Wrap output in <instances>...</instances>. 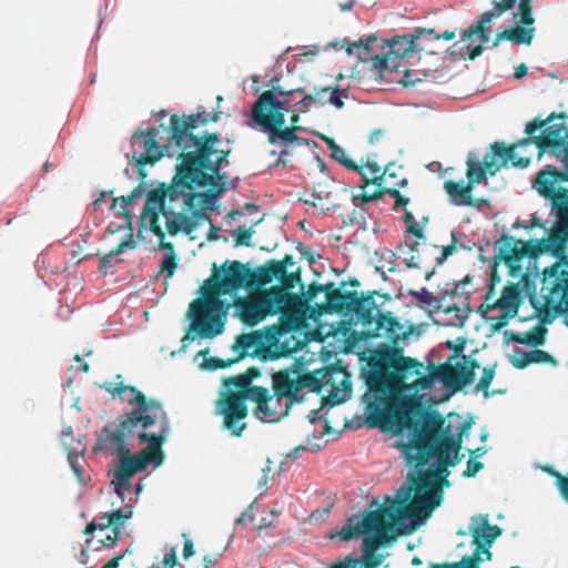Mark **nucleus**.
Masks as SVG:
<instances>
[{
    "instance_id": "obj_1",
    "label": "nucleus",
    "mask_w": 568,
    "mask_h": 568,
    "mask_svg": "<svg viewBox=\"0 0 568 568\" xmlns=\"http://www.w3.org/2000/svg\"><path fill=\"white\" fill-rule=\"evenodd\" d=\"M374 325L372 338L385 337L389 344L372 351L368 368L363 371L366 396L373 399L367 405L368 420L372 426L399 433L422 414L423 404L416 395L432 388L433 377L423 372L424 366L417 359L403 355L399 343L409 338L413 324L406 326L388 312Z\"/></svg>"
},
{
    "instance_id": "obj_2",
    "label": "nucleus",
    "mask_w": 568,
    "mask_h": 568,
    "mask_svg": "<svg viewBox=\"0 0 568 568\" xmlns=\"http://www.w3.org/2000/svg\"><path fill=\"white\" fill-rule=\"evenodd\" d=\"M457 413L448 414L446 418L437 410H426L413 419V428L407 443L402 444L403 453L409 465L425 466L433 457L435 468L420 473L413 479L415 497L408 503L412 488H408L403 499L397 503L395 511L403 519H412L417 526L426 519L442 501L439 483L449 475L448 467L460 463L458 453L463 437L468 435L473 420L460 422ZM400 434V432L398 433Z\"/></svg>"
},
{
    "instance_id": "obj_3",
    "label": "nucleus",
    "mask_w": 568,
    "mask_h": 568,
    "mask_svg": "<svg viewBox=\"0 0 568 568\" xmlns=\"http://www.w3.org/2000/svg\"><path fill=\"white\" fill-rule=\"evenodd\" d=\"M183 129L185 126L174 118L173 126L169 123V125L160 124L146 130H136L130 139V161L142 179L146 178L145 166L154 165L164 156L174 158L179 161L171 184L161 183L159 187L151 190L141 213V223H149L150 231L161 242L165 237L159 222L161 214L165 219V227L171 235L180 232L181 224L179 220H186L181 214L176 215L171 205L165 204V196H170L172 200L176 194L183 193L185 189L207 186L199 171L183 172L184 154L186 153L181 142ZM194 168L196 166L194 165Z\"/></svg>"
},
{
    "instance_id": "obj_4",
    "label": "nucleus",
    "mask_w": 568,
    "mask_h": 568,
    "mask_svg": "<svg viewBox=\"0 0 568 568\" xmlns=\"http://www.w3.org/2000/svg\"><path fill=\"white\" fill-rule=\"evenodd\" d=\"M248 287V267L240 261H225L202 286V298L191 304L192 328L200 336L212 338L224 331V321L231 304L220 298L223 294Z\"/></svg>"
},
{
    "instance_id": "obj_5",
    "label": "nucleus",
    "mask_w": 568,
    "mask_h": 568,
    "mask_svg": "<svg viewBox=\"0 0 568 568\" xmlns=\"http://www.w3.org/2000/svg\"><path fill=\"white\" fill-rule=\"evenodd\" d=\"M303 93L302 88L285 91L281 87L262 92L251 108L250 126H258L267 133L270 144L281 146L277 164L286 163L290 145L301 144L304 139L297 136V132L304 128L300 124L301 111L291 110L288 97L295 93Z\"/></svg>"
},
{
    "instance_id": "obj_6",
    "label": "nucleus",
    "mask_w": 568,
    "mask_h": 568,
    "mask_svg": "<svg viewBox=\"0 0 568 568\" xmlns=\"http://www.w3.org/2000/svg\"><path fill=\"white\" fill-rule=\"evenodd\" d=\"M219 115L220 112H215L211 116L205 110L199 109L196 113L190 115L172 114L170 118L171 126H173L174 118L185 126L181 133V142L186 150L183 172L196 171L195 165L207 186L217 185L216 181L221 178L220 171L224 164L229 163L227 156L231 150L220 148L221 141L217 133L205 132L202 135H196L194 131L199 125H205L211 121L216 122Z\"/></svg>"
},
{
    "instance_id": "obj_7",
    "label": "nucleus",
    "mask_w": 568,
    "mask_h": 568,
    "mask_svg": "<svg viewBox=\"0 0 568 568\" xmlns=\"http://www.w3.org/2000/svg\"><path fill=\"white\" fill-rule=\"evenodd\" d=\"M133 433L126 432H109V440L113 442V450L119 458V466L114 474V491L123 501L124 494L131 490V478L140 471H143L149 463L159 466L163 463L162 444L164 443L168 429L162 428L159 434L141 432L138 435L140 444L149 443V446L136 455H130V449L126 445V438Z\"/></svg>"
},
{
    "instance_id": "obj_8",
    "label": "nucleus",
    "mask_w": 568,
    "mask_h": 568,
    "mask_svg": "<svg viewBox=\"0 0 568 568\" xmlns=\"http://www.w3.org/2000/svg\"><path fill=\"white\" fill-rule=\"evenodd\" d=\"M225 389L215 402V414L223 417L222 427L232 436L240 437L246 429L248 415L246 400L253 397V390L263 386H253L244 374L224 379Z\"/></svg>"
},
{
    "instance_id": "obj_9",
    "label": "nucleus",
    "mask_w": 568,
    "mask_h": 568,
    "mask_svg": "<svg viewBox=\"0 0 568 568\" xmlns=\"http://www.w3.org/2000/svg\"><path fill=\"white\" fill-rule=\"evenodd\" d=\"M352 519L339 530L342 540L348 541L363 532H374L363 540L364 555L374 557V552L383 545L388 544L394 537L395 514L392 508H379L367 513L356 525L351 524Z\"/></svg>"
},
{
    "instance_id": "obj_10",
    "label": "nucleus",
    "mask_w": 568,
    "mask_h": 568,
    "mask_svg": "<svg viewBox=\"0 0 568 568\" xmlns=\"http://www.w3.org/2000/svg\"><path fill=\"white\" fill-rule=\"evenodd\" d=\"M112 396H119L121 402L130 405H138V408L122 416L115 432L134 433L136 427L146 429L152 426L163 414L162 405L158 400L146 399L143 393L130 385H123L122 382L115 383L112 388L109 387Z\"/></svg>"
},
{
    "instance_id": "obj_11",
    "label": "nucleus",
    "mask_w": 568,
    "mask_h": 568,
    "mask_svg": "<svg viewBox=\"0 0 568 568\" xmlns=\"http://www.w3.org/2000/svg\"><path fill=\"white\" fill-rule=\"evenodd\" d=\"M423 34H433V29L416 28L413 33L404 36H394L385 40L382 39L379 50L388 49L386 52L373 53V68L383 73L384 71H397L404 59L409 58L413 52L426 51L429 55L433 51L427 50L426 45L420 42Z\"/></svg>"
},
{
    "instance_id": "obj_12",
    "label": "nucleus",
    "mask_w": 568,
    "mask_h": 568,
    "mask_svg": "<svg viewBox=\"0 0 568 568\" xmlns=\"http://www.w3.org/2000/svg\"><path fill=\"white\" fill-rule=\"evenodd\" d=\"M566 118L565 113L552 112L547 119H535L527 123L525 133L526 138L519 140L516 149H526L536 145L538 149V159L542 156L547 149H550L554 154L561 151V146L568 138V126L564 123H551L555 119Z\"/></svg>"
},
{
    "instance_id": "obj_13",
    "label": "nucleus",
    "mask_w": 568,
    "mask_h": 568,
    "mask_svg": "<svg viewBox=\"0 0 568 568\" xmlns=\"http://www.w3.org/2000/svg\"><path fill=\"white\" fill-rule=\"evenodd\" d=\"M490 153H487L483 162L479 163L468 155L466 165V178L467 182L473 186L480 183L486 179V173L495 175L503 166H506L508 162H511L514 166L525 169L530 163V156H518L516 154V145H505L503 142H495L490 144Z\"/></svg>"
},
{
    "instance_id": "obj_14",
    "label": "nucleus",
    "mask_w": 568,
    "mask_h": 568,
    "mask_svg": "<svg viewBox=\"0 0 568 568\" xmlns=\"http://www.w3.org/2000/svg\"><path fill=\"white\" fill-rule=\"evenodd\" d=\"M334 296L335 300L344 298V302L339 307L341 310L336 313L351 316L355 323H359L362 325L361 335L363 338H372V333L375 326L374 324H377V320H379V316L383 314V312L376 306L373 295L362 296L358 292L354 291L347 295L336 293Z\"/></svg>"
},
{
    "instance_id": "obj_15",
    "label": "nucleus",
    "mask_w": 568,
    "mask_h": 568,
    "mask_svg": "<svg viewBox=\"0 0 568 568\" xmlns=\"http://www.w3.org/2000/svg\"><path fill=\"white\" fill-rule=\"evenodd\" d=\"M275 286L261 290L252 295L237 298L234 303L240 320L248 326H254L268 315H275Z\"/></svg>"
},
{
    "instance_id": "obj_16",
    "label": "nucleus",
    "mask_w": 568,
    "mask_h": 568,
    "mask_svg": "<svg viewBox=\"0 0 568 568\" xmlns=\"http://www.w3.org/2000/svg\"><path fill=\"white\" fill-rule=\"evenodd\" d=\"M493 19H495L494 14L487 11L483 12L475 24L469 26L462 32L460 40L464 44L459 45L458 42H455L452 45V54L458 53L462 58L467 55L469 60H475L481 55L484 51L481 43L489 41V29L487 24L490 23Z\"/></svg>"
},
{
    "instance_id": "obj_17",
    "label": "nucleus",
    "mask_w": 568,
    "mask_h": 568,
    "mask_svg": "<svg viewBox=\"0 0 568 568\" xmlns=\"http://www.w3.org/2000/svg\"><path fill=\"white\" fill-rule=\"evenodd\" d=\"M275 314H280V322L284 332L300 328L305 321L307 305L301 295L284 292L275 286Z\"/></svg>"
},
{
    "instance_id": "obj_18",
    "label": "nucleus",
    "mask_w": 568,
    "mask_h": 568,
    "mask_svg": "<svg viewBox=\"0 0 568 568\" xmlns=\"http://www.w3.org/2000/svg\"><path fill=\"white\" fill-rule=\"evenodd\" d=\"M398 252L405 265L409 268L422 270L426 280H429L438 267V245L436 244L427 241H415L413 244H400Z\"/></svg>"
},
{
    "instance_id": "obj_19",
    "label": "nucleus",
    "mask_w": 568,
    "mask_h": 568,
    "mask_svg": "<svg viewBox=\"0 0 568 568\" xmlns=\"http://www.w3.org/2000/svg\"><path fill=\"white\" fill-rule=\"evenodd\" d=\"M323 378L328 376L327 373H321V371H313L311 373L303 374L297 378H292L290 373L277 372L273 375V396L276 398V403H280L282 397H287L291 400H296L298 393L303 388H311L312 392H318L317 377Z\"/></svg>"
},
{
    "instance_id": "obj_20",
    "label": "nucleus",
    "mask_w": 568,
    "mask_h": 568,
    "mask_svg": "<svg viewBox=\"0 0 568 568\" xmlns=\"http://www.w3.org/2000/svg\"><path fill=\"white\" fill-rule=\"evenodd\" d=\"M478 367L479 363L476 359L463 355L462 362H456L455 364L445 363L435 367L429 376L433 377V381L437 378L446 386L459 390L474 381L475 369Z\"/></svg>"
},
{
    "instance_id": "obj_21",
    "label": "nucleus",
    "mask_w": 568,
    "mask_h": 568,
    "mask_svg": "<svg viewBox=\"0 0 568 568\" xmlns=\"http://www.w3.org/2000/svg\"><path fill=\"white\" fill-rule=\"evenodd\" d=\"M321 373H327L328 376L316 378L318 384L320 394L324 387L331 386L326 402L331 406L339 405L348 400L352 396V381L351 376L341 369H320Z\"/></svg>"
},
{
    "instance_id": "obj_22",
    "label": "nucleus",
    "mask_w": 568,
    "mask_h": 568,
    "mask_svg": "<svg viewBox=\"0 0 568 568\" xmlns=\"http://www.w3.org/2000/svg\"><path fill=\"white\" fill-rule=\"evenodd\" d=\"M201 186H194L192 189H185L183 193L176 194L174 199H170V196H165V204L171 205L174 209V212L176 215H183L181 212H176V207L174 205L175 202H179L181 200L182 204L190 211L194 210L195 207L200 206L202 210H214L215 209V196H217L224 189L219 187L216 190V193H196L195 190L200 189ZM185 217H187L185 215ZM186 220H179V223L181 226H183L184 223L187 222ZM182 227H180L181 230Z\"/></svg>"
},
{
    "instance_id": "obj_23",
    "label": "nucleus",
    "mask_w": 568,
    "mask_h": 568,
    "mask_svg": "<svg viewBox=\"0 0 568 568\" xmlns=\"http://www.w3.org/2000/svg\"><path fill=\"white\" fill-rule=\"evenodd\" d=\"M407 183V179L403 178L399 179V181L392 182L389 185H383V187H375L372 190V193H359L353 197V201L355 205H363L368 202L382 199L384 194H388L390 197L395 200L394 210L397 211L402 209L406 212V206L409 203V199L403 195L399 192V189L405 187Z\"/></svg>"
},
{
    "instance_id": "obj_24",
    "label": "nucleus",
    "mask_w": 568,
    "mask_h": 568,
    "mask_svg": "<svg viewBox=\"0 0 568 568\" xmlns=\"http://www.w3.org/2000/svg\"><path fill=\"white\" fill-rule=\"evenodd\" d=\"M61 444L67 452L68 460L77 478L83 481L82 464L85 445L80 437H74L71 426H65L60 434Z\"/></svg>"
},
{
    "instance_id": "obj_25",
    "label": "nucleus",
    "mask_w": 568,
    "mask_h": 568,
    "mask_svg": "<svg viewBox=\"0 0 568 568\" xmlns=\"http://www.w3.org/2000/svg\"><path fill=\"white\" fill-rule=\"evenodd\" d=\"M141 195L139 189H134L128 196L121 199H113L110 205V210L113 212L118 222H112L109 226V233H115L122 229L132 230V202Z\"/></svg>"
},
{
    "instance_id": "obj_26",
    "label": "nucleus",
    "mask_w": 568,
    "mask_h": 568,
    "mask_svg": "<svg viewBox=\"0 0 568 568\" xmlns=\"http://www.w3.org/2000/svg\"><path fill=\"white\" fill-rule=\"evenodd\" d=\"M357 166H363L364 170H353L361 176L358 187L361 193H372L371 186L383 187L385 185V173L382 166L376 161H371L367 155L366 159L362 158L361 163Z\"/></svg>"
},
{
    "instance_id": "obj_27",
    "label": "nucleus",
    "mask_w": 568,
    "mask_h": 568,
    "mask_svg": "<svg viewBox=\"0 0 568 568\" xmlns=\"http://www.w3.org/2000/svg\"><path fill=\"white\" fill-rule=\"evenodd\" d=\"M517 0H494L491 2L493 10L489 11L495 18L500 17L508 10L513 9ZM514 18H519L523 26H532L535 18L532 16V0H519L518 12L514 13Z\"/></svg>"
},
{
    "instance_id": "obj_28",
    "label": "nucleus",
    "mask_w": 568,
    "mask_h": 568,
    "mask_svg": "<svg viewBox=\"0 0 568 568\" xmlns=\"http://www.w3.org/2000/svg\"><path fill=\"white\" fill-rule=\"evenodd\" d=\"M469 530L473 536V544L475 545V550L471 556H466L462 559L460 567L462 568H479V562L481 560L480 552L484 547H490L493 542L496 540L490 531L485 530V527H469Z\"/></svg>"
},
{
    "instance_id": "obj_29",
    "label": "nucleus",
    "mask_w": 568,
    "mask_h": 568,
    "mask_svg": "<svg viewBox=\"0 0 568 568\" xmlns=\"http://www.w3.org/2000/svg\"><path fill=\"white\" fill-rule=\"evenodd\" d=\"M253 397L250 399L256 403L254 415L262 420H277L280 415L274 407L271 406L276 398L265 387L256 388L253 390Z\"/></svg>"
},
{
    "instance_id": "obj_30",
    "label": "nucleus",
    "mask_w": 568,
    "mask_h": 568,
    "mask_svg": "<svg viewBox=\"0 0 568 568\" xmlns=\"http://www.w3.org/2000/svg\"><path fill=\"white\" fill-rule=\"evenodd\" d=\"M444 190L455 205L466 206L475 204L473 199L474 186L468 182L463 184V182L447 180L444 182Z\"/></svg>"
},
{
    "instance_id": "obj_31",
    "label": "nucleus",
    "mask_w": 568,
    "mask_h": 568,
    "mask_svg": "<svg viewBox=\"0 0 568 568\" xmlns=\"http://www.w3.org/2000/svg\"><path fill=\"white\" fill-rule=\"evenodd\" d=\"M261 339V336L258 332H252L248 334H242L237 336L234 345L233 351L237 353V362L240 359H243L245 356L252 354V355H261L262 353L260 351L258 343Z\"/></svg>"
},
{
    "instance_id": "obj_32",
    "label": "nucleus",
    "mask_w": 568,
    "mask_h": 568,
    "mask_svg": "<svg viewBox=\"0 0 568 568\" xmlns=\"http://www.w3.org/2000/svg\"><path fill=\"white\" fill-rule=\"evenodd\" d=\"M424 54H420L417 61V69H406L404 71V77L400 80V82L405 85H415L417 82L423 81L427 77H429L435 70L436 65L434 68L427 67L425 63V59L433 58L436 53L433 51L432 54L427 55L426 51H423Z\"/></svg>"
},
{
    "instance_id": "obj_33",
    "label": "nucleus",
    "mask_w": 568,
    "mask_h": 568,
    "mask_svg": "<svg viewBox=\"0 0 568 568\" xmlns=\"http://www.w3.org/2000/svg\"><path fill=\"white\" fill-rule=\"evenodd\" d=\"M133 515L132 505L126 504L114 511L109 513V527H111L113 537L109 535V548L113 547L120 537L121 528L125 521Z\"/></svg>"
},
{
    "instance_id": "obj_34",
    "label": "nucleus",
    "mask_w": 568,
    "mask_h": 568,
    "mask_svg": "<svg viewBox=\"0 0 568 568\" xmlns=\"http://www.w3.org/2000/svg\"><path fill=\"white\" fill-rule=\"evenodd\" d=\"M313 97L315 103L322 105L332 104L336 109H342L344 106L343 98H347V93L338 88L324 87L320 89L314 88Z\"/></svg>"
},
{
    "instance_id": "obj_35",
    "label": "nucleus",
    "mask_w": 568,
    "mask_h": 568,
    "mask_svg": "<svg viewBox=\"0 0 568 568\" xmlns=\"http://www.w3.org/2000/svg\"><path fill=\"white\" fill-rule=\"evenodd\" d=\"M520 303V292L517 284H509L504 287L501 296L497 300L495 306L516 315Z\"/></svg>"
},
{
    "instance_id": "obj_36",
    "label": "nucleus",
    "mask_w": 568,
    "mask_h": 568,
    "mask_svg": "<svg viewBox=\"0 0 568 568\" xmlns=\"http://www.w3.org/2000/svg\"><path fill=\"white\" fill-rule=\"evenodd\" d=\"M277 276V268L270 260L255 270L248 268V287L263 286L271 283Z\"/></svg>"
},
{
    "instance_id": "obj_37",
    "label": "nucleus",
    "mask_w": 568,
    "mask_h": 568,
    "mask_svg": "<svg viewBox=\"0 0 568 568\" xmlns=\"http://www.w3.org/2000/svg\"><path fill=\"white\" fill-rule=\"evenodd\" d=\"M321 287H322V292L325 293V296H326V301L325 303H323L320 308L322 311V313H325V314H333V313H336L338 310H341L339 307L342 306V303L344 302V298H334L336 293H339L341 295H347L349 294L351 292H347V291H342L341 288H336L335 287V284L333 282H329V283H326V284H321Z\"/></svg>"
},
{
    "instance_id": "obj_38",
    "label": "nucleus",
    "mask_w": 568,
    "mask_h": 568,
    "mask_svg": "<svg viewBox=\"0 0 568 568\" xmlns=\"http://www.w3.org/2000/svg\"><path fill=\"white\" fill-rule=\"evenodd\" d=\"M382 38H378L376 34H371L366 39H361L357 41H354L352 44H348L346 48V51L348 54L353 53L354 49L359 50L358 59L362 61H371L372 62V55L368 54L371 52H374L375 50L379 49Z\"/></svg>"
},
{
    "instance_id": "obj_39",
    "label": "nucleus",
    "mask_w": 568,
    "mask_h": 568,
    "mask_svg": "<svg viewBox=\"0 0 568 568\" xmlns=\"http://www.w3.org/2000/svg\"><path fill=\"white\" fill-rule=\"evenodd\" d=\"M501 37L507 38V41L514 44L529 45L535 37V28L531 26H523L518 22L516 27L501 31Z\"/></svg>"
},
{
    "instance_id": "obj_40",
    "label": "nucleus",
    "mask_w": 568,
    "mask_h": 568,
    "mask_svg": "<svg viewBox=\"0 0 568 568\" xmlns=\"http://www.w3.org/2000/svg\"><path fill=\"white\" fill-rule=\"evenodd\" d=\"M532 363H555V359L546 351L532 349L530 352H520L513 361L514 366L517 368H525Z\"/></svg>"
},
{
    "instance_id": "obj_41",
    "label": "nucleus",
    "mask_w": 568,
    "mask_h": 568,
    "mask_svg": "<svg viewBox=\"0 0 568 568\" xmlns=\"http://www.w3.org/2000/svg\"><path fill=\"white\" fill-rule=\"evenodd\" d=\"M261 339L258 343L260 351L263 358H267L268 347L276 346L280 342V336L285 333L281 322L278 325L268 326L264 332L257 331Z\"/></svg>"
},
{
    "instance_id": "obj_42",
    "label": "nucleus",
    "mask_w": 568,
    "mask_h": 568,
    "mask_svg": "<svg viewBox=\"0 0 568 568\" xmlns=\"http://www.w3.org/2000/svg\"><path fill=\"white\" fill-rule=\"evenodd\" d=\"M547 329L542 325H536L530 331L513 336V341L531 346H540L545 344Z\"/></svg>"
},
{
    "instance_id": "obj_43",
    "label": "nucleus",
    "mask_w": 568,
    "mask_h": 568,
    "mask_svg": "<svg viewBox=\"0 0 568 568\" xmlns=\"http://www.w3.org/2000/svg\"><path fill=\"white\" fill-rule=\"evenodd\" d=\"M329 196L331 193L328 191L312 190L304 193L303 201L305 204H310L320 211L325 212L329 210Z\"/></svg>"
},
{
    "instance_id": "obj_44",
    "label": "nucleus",
    "mask_w": 568,
    "mask_h": 568,
    "mask_svg": "<svg viewBox=\"0 0 568 568\" xmlns=\"http://www.w3.org/2000/svg\"><path fill=\"white\" fill-rule=\"evenodd\" d=\"M454 295V292H444V300L439 311L453 315L462 324L468 316V310L463 305L447 301L448 297H453Z\"/></svg>"
},
{
    "instance_id": "obj_45",
    "label": "nucleus",
    "mask_w": 568,
    "mask_h": 568,
    "mask_svg": "<svg viewBox=\"0 0 568 568\" xmlns=\"http://www.w3.org/2000/svg\"><path fill=\"white\" fill-rule=\"evenodd\" d=\"M557 189H558L560 195L562 196V200L567 206V209H565V215L561 219V225L567 231L564 232V230L562 231L559 230L552 239L556 248L561 250V247L564 245V241H566L568 237V189H565L561 186H557ZM560 253L562 254V251H560Z\"/></svg>"
},
{
    "instance_id": "obj_46",
    "label": "nucleus",
    "mask_w": 568,
    "mask_h": 568,
    "mask_svg": "<svg viewBox=\"0 0 568 568\" xmlns=\"http://www.w3.org/2000/svg\"><path fill=\"white\" fill-rule=\"evenodd\" d=\"M276 280H278L280 285H276L278 288H283L284 292H288L290 290L294 288L296 284L301 281V271L300 267H297L295 271H285V274L277 275Z\"/></svg>"
},
{
    "instance_id": "obj_47",
    "label": "nucleus",
    "mask_w": 568,
    "mask_h": 568,
    "mask_svg": "<svg viewBox=\"0 0 568 568\" xmlns=\"http://www.w3.org/2000/svg\"><path fill=\"white\" fill-rule=\"evenodd\" d=\"M414 296L423 304L435 308L436 311L440 310L443 300H444V293H442L438 296H434L432 292L427 291L426 288H422L419 292L414 293Z\"/></svg>"
},
{
    "instance_id": "obj_48",
    "label": "nucleus",
    "mask_w": 568,
    "mask_h": 568,
    "mask_svg": "<svg viewBox=\"0 0 568 568\" xmlns=\"http://www.w3.org/2000/svg\"><path fill=\"white\" fill-rule=\"evenodd\" d=\"M542 469L556 479V484L561 496L568 503V476H562L559 471L549 465L544 466Z\"/></svg>"
},
{
    "instance_id": "obj_49",
    "label": "nucleus",
    "mask_w": 568,
    "mask_h": 568,
    "mask_svg": "<svg viewBox=\"0 0 568 568\" xmlns=\"http://www.w3.org/2000/svg\"><path fill=\"white\" fill-rule=\"evenodd\" d=\"M162 247L169 248L172 251V253L170 255L164 256L161 268H160V272L161 273L165 272L166 278H169L174 274V272L178 267V262H176L175 254L173 253V245L171 243H162Z\"/></svg>"
},
{
    "instance_id": "obj_50",
    "label": "nucleus",
    "mask_w": 568,
    "mask_h": 568,
    "mask_svg": "<svg viewBox=\"0 0 568 568\" xmlns=\"http://www.w3.org/2000/svg\"><path fill=\"white\" fill-rule=\"evenodd\" d=\"M331 156L347 170H364L363 166H357V163L351 160L346 151L339 145L331 152Z\"/></svg>"
},
{
    "instance_id": "obj_51",
    "label": "nucleus",
    "mask_w": 568,
    "mask_h": 568,
    "mask_svg": "<svg viewBox=\"0 0 568 568\" xmlns=\"http://www.w3.org/2000/svg\"><path fill=\"white\" fill-rule=\"evenodd\" d=\"M405 224L407 225V232L417 237V241H427L423 227L415 222L414 215L412 212L406 211L403 217Z\"/></svg>"
},
{
    "instance_id": "obj_52",
    "label": "nucleus",
    "mask_w": 568,
    "mask_h": 568,
    "mask_svg": "<svg viewBox=\"0 0 568 568\" xmlns=\"http://www.w3.org/2000/svg\"><path fill=\"white\" fill-rule=\"evenodd\" d=\"M105 539H106V536L105 537H100L97 541H94L93 537L92 538L88 537L85 539V545L81 549L80 562L82 565H85L88 562V552L89 551H99V550H101L104 547V540Z\"/></svg>"
},
{
    "instance_id": "obj_53",
    "label": "nucleus",
    "mask_w": 568,
    "mask_h": 568,
    "mask_svg": "<svg viewBox=\"0 0 568 568\" xmlns=\"http://www.w3.org/2000/svg\"><path fill=\"white\" fill-rule=\"evenodd\" d=\"M495 376V366H488L483 369L481 377L479 382L477 383L475 390L476 392H484L485 397L489 396L488 388L491 384V381Z\"/></svg>"
},
{
    "instance_id": "obj_54",
    "label": "nucleus",
    "mask_w": 568,
    "mask_h": 568,
    "mask_svg": "<svg viewBox=\"0 0 568 568\" xmlns=\"http://www.w3.org/2000/svg\"><path fill=\"white\" fill-rule=\"evenodd\" d=\"M253 234L254 230L252 227L246 229L244 225L239 226L233 233L235 244L251 246V239Z\"/></svg>"
},
{
    "instance_id": "obj_55",
    "label": "nucleus",
    "mask_w": 568,
    "mask_h": 568,
    "mask_svg": "<svg viewBox=\"0 0 568 568\" xmlns=\"http://www.w3.org/2000/svg\"><path fill=\"white\" fill-rule=\"evenodd\" d=\"M457 239L455 236V233H452V242L448 245L443 246L442 248L438 247L437 253V264L440 266L448 256L453 255L457 251Z\"/></svg>"
},
{
    "instance_id": "obj_56",
    "label": "nucleus",
    "mask_w": 568,
    "mask_h": 568,
    "mask_svg": "<svg viewBox=\"0 0 568 568\" xmlns=\"http://www.w3.org/2000/svg\"><path fill=\"white\" fill-rule=\"evenodd\" d=\"M237 359H227V361H223L221 358H216V357H211L210 359H206L204 363H203V367L205 369H209V371H215V369H219V368H225V367H229L231 366L233 363H236Z\"/></svg>"
},
{
    "instance_id": "obj_57",
    "label": "nucleus",
    "mask_w": 568,
    "mask_h": 568,
    "mask_svg": "<svg viewBox=\"0 0 568 568\" xmlns=\"http://www.w3.org/2000/svg\"><path fill=\"white\" fill-rule=\"evenodd\" d=\"M273 262V265L275 268H277V275H284L285 271H287L290 267H292L295 262L294 257L291 254H285V256L281 260H271Z\"/></svg>"
},
{
    "instance_id": "obj_58",
    "label": "nucleus",
    "mask_w": 568,
    "mask_h": 568,
    "mask_svg": "<svg viewBox=\"0 0 568 568\" xmlns=\"http://www.w3.org/2000/svg\"><path fill=\"white\" fill-rule=\"evenodd\" d=\"M178 565L176 549L174 546L171 547L170 551L164 555L162 559L163 568H175ZM151 568H160L159 566H152Z\"/></svg>"
},
{
    "instance_id": "obj_59",
    "label": "nucleus",
    "mask_w": 568,
    "mask_h": 568,
    "mask_svg": "<svg viewBox=\"0 0 568 568\" xmlns=\"http://www.w3.org/2000/svg\"><path fill=\"white\" fill-rule=\"evenodd\" d=\"M312 103H315L313 93L305 94L304 98L302 100H300L298 102H296L293 106L295 110L301 111L302 113H305L311 109Z\"/></svg>"
},
{
    "instance_id": "obj_60",
    "label": "nucleus",
    "mask_w": 568,
    "mask_h": 568,
    "mask_svg": "<svg viewBox=\"0 0 568 568\" xmlns=\"http://www.w3.org/2000/svg\"><path fill=\"white\" fill-rule=\"evenodd\" d=\"M466 341L463 337L457 338L456 344L452 342H447V346L453 349V355L449 357L447 363H450L452 359L457 358L459 354L463 353L465 348Z\"/></svg>"
},
{
    "instance_id": "obj_61",
    "label": "nucleus",
    "mask_w": 568,
    "mask_h": 568,
    "mask_svg": "<svg viewBox=\"0 0 568 568\" xmlns=\"http://www.w3.org/2000/svg\"><path fill=\"white\" fill-rule=\"evenodd\" d=\"M483 467H484V464L481 462L469 459L467 462L466 469L463 471V476L464 477H474Z\"/></svg>"
},
{
    "instance_id": "obj_62",
    "label": "nucleus",
    "mask_w": 568,
    "mask_h": 568,
    "mask_svg": "<svg viewBox=\"0 0 568 568\" xmlns=\"http://www.w3.org/2000/svg\"><path fill=\"white\" fill-rule=\"evenodd\" d=\"M320 293H322L321 284L312 283L302 297L307 304L308 302L314 301Z\"/></svg>"
},
{
    "instance_id": "obj_63",
    "label": "nucleus",
    "mask_w": 568,
    "mask_h": 568,
    "mask_svg": "<svg viewBox=\"0 0 568 568\" xmlns=\"http://www.w3.org/2000/svg\"><path fill=\"white\" fill-rule=\"evenodd\" d=\"M182 537L184 538V547L182 551L183 559L187 560L195 554V548L193 540L187 538L186 534H182Z\"/></svg>"
},
{
    "instance_id": "obj_64",
    "label": "nucleus",
    "mask_w": 568,
    "mask_h": 568,
    "mask_svg": "<svg viewBox=\"0 0 568 568\" xmlns=\"http://www.w3.org/2000/svg\"><path fill=\"white\" fill-rule=\"evenodd\" d=\"M383 172H386L385 173V185H389L392 182L398 181L397 173L395 171V164L393 162L387 163L384 166Z\"/></svg>"
}]
</instances>
